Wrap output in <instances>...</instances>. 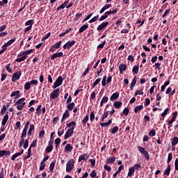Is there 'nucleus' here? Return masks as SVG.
<instances>
[{"instance_id": "680f3d73", "label": "nucleus", "mask_w": 178, "mask_h": 178, "mask_svg": "<svg viewBox=\"0 0 178 178\" xmlns=\"http://www.w3.org/2000/svg\"><path fill=\"white\" fill-rule=\"evenodd\" d=\"M41 108H42V106H41V105H39V106L37 107V108H36V113H38V115H40V114L41 112H42Z\"/></svg>"}, {"instance_id": "c756f323", "label": "nucleus", "mask_w": 178, "mask_h": 178, "mask_svg": "<svg viewBox=\"0 0 178 178\" xmlns=\"http://www.w3.org/2000/svg\"><path fill=\"white\" fill-rule=\"evenodd\" d=\"M86 156H87V154L84 153V154H81L79 157V162H81V161H87V158H86Z\"/></svg>"}, {"instance_id": "39448f33", "label": "nucleus", "mask_w": 178, "mask_h": 178, "mask_svg": "<svg viewBox=\"0 0 178 178\" xmlns=\"http://www.w3.org/2000/svg\"><path fill=\"white\" fill-rule=\"evenodd\" d=\"M74 133V131H73V128L68 129L67 130V131L65 132L64 139L67 140V138H70V137H72L73 136Z\"/></svg>"}, {"instance_id": "6e6552de", "label": "nucleus", "mask_w": 178, "mask_h": 178, "mask_svg": "<svg viewBox=\"0 0 178 178\" xmlns=\"http://www.w3.org/2000/svg\"><path fill=\"white\" fill-rule=\"evenodd\" d=\"M62 56H63V52H56L51 55V60H54V59H56V58H62Z\"/></svg>"}, {"instance_id": "c03bdc74", "label": "nucleus", "mask_w": 178, "mask_h": 178, "mask_svg": "<svg viewBox=\"0 0 178 178\" xmlns=\"http://www.w3.org/2000/svg\"><path fill=\"white\" fill-rule=\"evenodd\" d=\"M105 44H106V41L104 40L101 44H98L97 49H102L105 47Z\"/></svg>"}, {"instance_id": "393cba45", "label": "nucleus", "mask_w": 178, "mask_h": 178, "mask_svg": "<svg viewBox=\"0 0 178 178\" xmlns=\"http://www.w3.org/2000/svg\"><path fill=\"white\" fill-rule=\"evenodd\" d=\"M27 130H29V129L27 128L23 129L22 132L21 134V138H26V137H27Z\"/></svg>"}, {"instance_id": "f257e3e1", "label": "nucleus", "mask_w": 178, "mask_h": 178, "mask_svg": "<svg viewBox=\"0 0 178 178\" xmlns=\"http://www.w3.org/2000/svg\"><path fill=\"white\" fill-rule=\"evenodd\" d=\"M64 79L62 78V76H59L56 81L54 82V85L52 86V88L55 90V88H57V87H60L62 86V83H63Z\"/></svg>"}, {"instance_id": "864d4df0", "label": "nucleus", "mask_w": 178, "mask_h": 178, "mask_svg": "<svg viewBox=\"0 0 178 178\" xmlns=\"http://www.w3.org/2000/svg\"><path fill=\"white\" fill-rule=\"evenodd\" d=\"M138 150L142 154L147 151V150H145V148H144V147H143L141 146H138Z\"/></svg>"}, {"instance_id": "f3484780", "label": "nucleus", "mask_w": 178, "mask_h": 178, "mask_svg": "<svg viewBox=\"0 0 178 178\" xmlns=\"http://www.w3.org/2000/svg\"><path fill=\"white\" fill-rule=\"evenodd\" d=\"M170 168H172L170 166V164H168L167 168L165 169V170L163 171V175H167L169 176V175H170Z\"/></svg>"}, {"instance_id": "a211bd4d", "label": "nucleus", "mask_w": 178, "mask_h": 178, "mask_svg": "<svg viewBox=\"0 0 178 178\" xmlns=\"http://www.w3.org/2000/svg\"><path fill=\"white\" fill-rule=\"evenodd\" d=\"M115 161H116V158L108 157L106 160V165H108V163H115Z\"/></svg>"}, {"instance_id": "13d9d810", "label": "nucleus", "mask_w": 178, "mask_h": 178, "mask_svg": "<svg viewBox=\"0 0 178 178\" xmlns=\"http://www.w3.org/2000/svg\"><path fill=\"white\" fill-rule=\"evenodd\" d=\"M118 131H119V127L115 126L113 128L111 133L112 134H116Z\"/></svg>"}, {"instance_id": "a18cd8bd", "label": "nucleus", "mask_w": 178, "mask_h": 178, "mask_svg": "<svg viewBox=\"0 0 178 178\" xmlns=\"http://www.w3.org/2000/svg\"><path fill=\"white\" fill-rule=\"evenodd\" d=\"M156 135V131H155V129H152L149 132V137H155Z\"/></svg>"}, {"instance_id": "49530a36", "label": "nucleus", "mask_w": 178, "mask_h": 178, "mask_svg": "<svg viewBox=\"0 0 178 178\" xmlns=\"http://www.w3.org/2000/svg\"><path fill=\"white\" fill-rule=\"evenodd\" d=\"M52 149H54V146H47L45 149V152L47 154H49V152H52Z\"/></svg>"}, {"instance_id": "7ed1b4c3", "label": "nucleus", "mask_w": 178, "mask_h": 178, "mask_svg": "<svg viewBox=\"0 0 178 178\" xmlns=\"http://www.w3.org/2000/svg\"><path fill=\"white\" fill-rule=\"evenodd\" d=\"M59 97V88L55 89L50 93V99H56Z\"/></svg>"}, {"instance_id": "c85d7f7f", "label": "nucleus", "mask_w": 178, "mask_h": 178, "mask_svg": "<svg viewBox=\"0 0 178 178\" xmlns=\"http://www.w3.org/2000/svg\"><path fill=\"white\" fill-rule=\"evenodd\" d=\"M134 172H136V170H134V168L133 167H130L129 168V172H128V176L129 177H131V176H133V175H134Z\"/></svg>"}, {"instance_id": "e433bc0d", "label": "nucleus", "mask_w": 178, "mask_h": 178, "mask_svg": "<svg viewBox=\"0 0 178 178\" xmlns=\"http://www.w3.org/2000/svg\"><path fill=\"white\" fill-rule=\"evenodd\" d=\"M90 122L95 120V113H94V111H91L90 113Z\"/></svg>"}, {"instance_id": "20e7f679", "label": "nucleus", "mask_w": 178, "mask_h": 178, "mask_svg": "<svg viewBox=\"0 0 178 178\" xmlns=\"http://www.w3.org/2000/svg\"><path fill=\"white\" fill-rule=\"evenodd\" d=\"M20 76H22V71L15 72L12 76V81L13 83L17 81L20 79Z\"/></svg>"}, {"instance_id": "338daca9", "label": "nucleus", "mask_w": 178, "mask_h": 178, "mask_svg": "<svg viewBox=\"0 0 178 178\" xmlns=\"http://www.w3.org/2000/svg\"><path fill=\"white\" fill-rule=\"evenodd\" d=\"M108 111H106V108H105L104 113L102 115V117L104 119H106L108 118Z\"/></svg>"}, {"instance_id": "7c9ffc66", "label": "nucleus", "mask_w": 178, "mask_h": 178, "mask_svg": "<svg viewBox=\"0 0 178 178\" xmlns=\"http://www.w3.org/2000/svg\"><path fill=\"white\" fill-rule=\"evenodd\" d=\"M139 70V66L138 65H134L132 69V72L134 74H138Z\"/></svg>"}, {"instance_id": "bb28decb", "label": "nucleus", "mask_w": 178, "mask_h": 178, "mask_svg": "<svg viewBox=\"0 0 178 178\" xmlns=\"http://www.w3.org/2000/svg\"><path fill=\"white\" fill-rule=\"evenodd\" d=\"M24 101H26V98L25 97H22L21 99H19L15 104V106L17 105H22L23 102H24Z\"/></svg>"}, {"instance_id": "603ef678", "label": "nucleus", "mask_w": 178, "mask_h": 178, "mask_svg": "<svg viewBox=\"0 0 178 178\" xmlns=\"http://www.w3.org/2000/svg\"><path fill=\"white\" fill-rule=\"evenodd\" d=\"M63 133H65V130L62 129V128L60 127L58 129V137H61L63 135Z\"/></svg>"}, {"instance_id": "f03ea898", "label": "nucleus", "mask_w": 178, "mask_h": 178, "mask_svg": "<svg viewBox=\"0 0 178 178\" xmlns=\"http://www.w3.org/2000/svg\"><path fill=\"white\" fill-rule=\"evenodd\" d=\"M74 168V160L73 159H70L66 165V172H71Z\"/></svg>"}, {"instance_id": "4c0bfd02", "label": "nucleus", "mask_w": 178, "mask_h": 178, "mask_svg": "<svg viewBox=\"0 0 178 178\" xmlns=\"http://www.w3.org/2000/svg\"><path fill=\"white\" fill-rule=\"evenodd\" d=\"M26 106V102H23L22 105L17 106V109L18 111H23V108Z\"/></svg>"}, {"instance_id": "f8f14e48", "label": "nucleus", "mask_w": 178, "mask_h": 178, "mask_svg": "<svg viewBox=\"0 0 178 178\" xmlns=\"http://www.w3.org/2000/svg\"><path fill=\"white\" fill-rule=\"evenodd\" d=\"M10 155V151H6V150L0 151V158H2V156H9Z\"/></svg>"}, {"instance_id": "0eeeda50", "label": "nucleus", "mask_w": 178, "mask_h": 178, "mask_svg": "<svg viewBox=\"0 0 178 178\" xmlns=\"http://www.w3.org/2000/svg\"><path fill=\"white\" fill-rule=\"evenodd\" d=\"M108 25H109L108 22H104L100 25L98 26V27L97 28V31H101V30H104L105 27H108Z\"/></svg>"}, {"instance_id": "b1692460", "label": "nucleus", "mask_w": 178, "mask_h": 178, "mask_svg": "<svg viewBox=\"0 0 178 178\" xmlns=\"http://www.w3.org/2000/svg\"><path fill=\"white\" fill-rule=\"evenodd\" d=\"M143 109H144V106H143V105L136 106L134 108V111L135 112V113H138V111H143Z\"/></svg>"}, {"instance_id": "bf43d9fd", "label": "nucleus", "mask_w": 178, "mask_h": 178, "mask_svg": "<svg viewBox=\"0 0 178 178\" xmlns=\"http://www.w3.org/2000/svg\"><path fill=\"white\" fill-rule=\"evenodd\" d=\"M176 118H177V111H175L172 113V118L171 120H172V122H176Z\"/></svg>"}, {"instance_id": "5701e85b", "label": "nucleus", "mask_w": 178, "mask_h": 178, "mask_svg": "<svg viewBox=\"0 0 178 178\" xmlns=\"http://www.w3.org/2000/svg\"><path fill=\"white\" fill-rule=\"evenodd\" d=\"M67 111H73V108H74V102H71V103H67Z\"/></svg>"}, {"instance_id": "37998d69", "label": "nucleus", "mask_w": 178, "mask_h": 178, "mask_svg": "<svg viewBox=\"0 0 178 178\" xmlns=\"http://www.w3.org/2000/svg\"><path fill=\"white\" fill-rule=\"evenodd\" d=\"M134 170H141V165L136 163L132 166Z\"/></svg>"}, {"instance_id": "4468645a", "label": "nucleus", "mask_w": 178, "mask_h": 178, "mask_svg": "<svg viewBox=\"0 0 178 178\" xmlns=\"http://www.w3.org/2000/svg\"><path fill=\"white\" fill-rule=\"evenodd\" d=\"M65 152H72L73 151V146H72L70 144H67L65 149Z\"/></svg>"}, {"instance_id": "4be33fe9", "label": "nucleus", "mask_w": 178, "mask_h": 178, "mask_svg": "<svg viewBox=\"0 0 178 178\" xmlns=\"http://www.w3.org/2000/svg\"><path fill=\"white\" fill-rule=\"evenodd\" d=\"M87 29H88V24L83 25L80 27L79 30V33H83L84 31H86V30H87Z\"/></svg>"}, {"instance_id": "a19ab883", "label": "nucleus", "mask_w": 178, "mask_h": 178, "mask_svg": "<svg viewBox=\"0 0 178 178\" xmlns=\"http://www.w3.org/2000/svg\"><path fill=\"white\" fill-rule=\"evenodd\" d=\"M16 130H20L22 129V122L20 121H17L15 123V127Z\"/></svg>"}, {"instance_id": "69168bd1", "label": "nucleus", "mask_w": 178, "mask_h": 178, "mask_svg": "<svg viewBox=\"0 0 178 178\" xmlns=\"http://www.w3.org/2000/svg\"><path fill=\"white\" fill-rule=\"evenodd\" d=\"M129 108H125L123 110L122 113L123 115H124V116H127V115H129Z\"/></svg>"}, {"instance_id": "a878e982", "label": "nucleus", "mask_w": 178, "mask_h": 178, "mask_svg": "<svg viewBox=\"0 0 178 178\" xmlns=\"http://www.w3.org/2000/svg\"><path fill=\"white\" fill-rule=\"evenodd\" d=\"M116 13H118V8H113V10L106 12V15H108V16L109 15H116Z\"/></svg>"}, {"instance_id": "09e8293b", "label": "nucleus", "mask_w": 178, "mask_h": 178, "mask_svg": "<svg viewBox=\"0 0 178 178\" xmlns=\"http://www.w3.org/2000/svg\"><path fill=\"white\" fill-rule=\"evenodd\" d=\"M98 19H99V15H96L95 17H94L93 18H92L90 21L89 23H94L95 22H97V20H98Z\"/></svg>"}, {"instance_id": "dca6fc26", "label": "nucleus", "mask_w": 178, "mask_h": 178, "mask_svg": "<svg viewBox=\"0 0 178 178\" xmlns=\"http://www.w3.org/2000/svg\"><path fill=\"white\" fill-rule=\"evenodd\" d=\"M119 99V92H116L111 95L110 98V101H116V99Z\"/></svg>"}, {"instance_id": "aec40b11", "label": "nucleus", "mask_w": 178, "mask_h": 178, "mask_svg": "<svg viewBox=\"0 0 178 178\" xmlns=\"http://www.w3.org/2000/svg\"><path fill=\"white\" fill-rule=\"evenodd\" d=\"M123 105V103H122V102H115L113 103V106H115V108H116V109H119V108H122V106Z\"/></svg>"}, {"instance_id": "052dcab7", "label": "nucleus", "mask_w": 178, "mask_h": 178, "mask_svg": "<svg viewBox=\"0 0 178 178\" xmlns=\"http://www.w3.org/2000/svg\"><path fill=\"white\" fill-rule=\"evenodd\" d=\"M28 147H29V139H26L24 142V148L25 149H27Z\"/></svg>"}, {"instance_id": "5fc2aeb1", "label": "nucleus", "mask_w": 178, "mask_h": 178, "mask_svg": "<svg viewBox=\"0 0 178 178\" xmlns=\"http://www.w3.org/2000/svg\"><path fill=\"white\" fill-rule=\"evenodd\" d=\"M31 87V85L29 82L25 83L24 90H26V91H29V90H30Z\"/></svg>"}, {"instance_id": "ddd939ff", "label": "nucleus", "mask_w": 178, "mask_h": 178, "mask_svg": "<svg viewBox=\"0 0 178 178\" xmlns=\"http://www.w3.org/2000/svg\"><path fill=\"white\" fill-rule=\"evenodd\" d=\"M77 123L74 121H72L71 122L67 124V127L69 129H73V131H74V129H76Z\"/></svg>"}, {"instance_id": "cd10ccee", "label": "nucleus", "mask_w": 178, "mask_h": 178, "mask_svg": "<svg viewBox=\"0 0 178 178\" xmlns=\"http://www.w3.org/2000/svg\"><path fill=\"white\" fill-rule=\"evenodd\" d=\"M30 51L29 50H27V51H23L22 53H20V54H19L18 55H17V58H19V56H26V58H27V55H30Z\"/></svg>"}, {"instance_id": "58836bf2", "label": "nucleus", "mask_w": 178, "mask_h": 178, "mask_svg": "<svg viewBox=\"0 0 178 178\" xmlns=\"http://www.w3.org/2000/svg\"><path fill=\"white\" fill-rule=\"evenodd\" d=\"M102 70H104V68L102 67V65H99V67L97 69L96 77H98L102 73Z\"/></svg>"}, {"instance_id": "9d476101", "label": "nucleus", "mask_w": 178, "mask_h": 178, "mask_svg": "<svg viewBox=\"0 0 178 178\" xmlns=\"http://www.w3.org/2000/svg\"><path fill=\"white\" fill-rule=\"evenodd\" d=\"M10 97H15V99H18V98H20V90H16V91H13L11 92Z\"/></svg>"}, {"instance_id": "774afa93", "label": "nucleus", "mask_w": 178, "mask_h": 178, "mask_svg": "<svg viewBox=\"0 0 178 178\" xmlns=\"http://www.w3.org/2000/svg\"><path fill=\"white\" fill-rule=\"evenodd\" d=\"M175 170H178V158L175 161Z\"/></svg>"}, {"instance_id": "6e6d98bb", "label": "nucleus", "mask_w": 178, "mask_h": 178, "mask_svg": "<svg viewBox=\"0 0 178 178\" xmlns=\"http://www.w3.org/2000/svg\"><path fill=\"white\" fill-rule=\"evenodd\" d=\"M102 85L103 86V87H105V86H106V75H104L102 81Z\"/></svg>"}, {"instance_id": "e2e57ef3", "label": "nucleus", "mask_w": 178, "mask_h": 178, "mask_svg": "<svg viewBox=\"0 0 178 178\" xmlns=\"http://www.w3.org/2000/svg\"><path fill=\"white\" fill-rule=\"evenodd\" d=\"M6 70H7L8 73H12V68L10 67V63H9L6 66Z\"/></svg>"}, {"instance_id": "473e14b6", "label": "nucleus", "mask_w": 178, "mask_h": 178, "mask_svg": "<svg viewBox=\"0 0 178 178\" xmlns=\"http://www.w3.org/2000/svg\"><path fill=\"white\" fill-rule=\"evenodd\" d=\"M56 163V161H53L51 163H50V166H49V170L50 172H54V169H55V165Z\"/></svg>"}, {"instance_id": "9b49d317", "label": "nucleus", "mask_w": 178, "mask_h": 178, "mask_svg": "<svg viewBox=\"0 0 178 178\" xmlns=\"http://www.w3.org/2000/svg\"><path fill=\"white\" fill-rule=\"evenodd\" d=\"M127 69V65L126 64L122 63L119 65L120 73L122 74L123 72H126Z\"/></svg>"}, {"instance_id": "f704fd0d", "label": "nucleus", "mask_w": 178, "mask_h": 178, "mask_svg": "<svg viewBox=\"0 0 178 178\" xmlns=\"http://www.w3.org/2000/svg\"><path fill=\"white\" fill-rule=\"evenodd\" d=\"M33 24H34V19H29L25 23V26H29L31 27H33Z\"/></svg>"}, {"instance_id": "4d7b16f0", "label": "nucleus", "mask_w": 178, "mask_h": 178, "mask_svg": "<svg viewBox=\"0 0 178 178\" xmlns=\"http://www.w3.org/2000/svg\"><path fill=\"white\" fill-rule=\"evenodd\" d=\"M106 19H108V15H106V13H105L104 15H102L99 19V22H102L105 20Z\"/></svg>"}, {"instance_id": "de8ad7c7", "label": "nucleus", "mask_w": 178, "mask_h": 178, "mask_svg": "<svg viewBox=\"0 0 178 178\" xmlns=\"http://www.w3.org/2000/svg\"><path fill=\"white\" fill-rule=\"evenodd\" d=\"M16 41V38H13L11 40H10L8 42H7L6 44L9 47L13 44Z\"/></svg>"}, {"instance_id": "8fccbe9b", "label": "nucleus", "mask_w": 178, "mask_h": 178, "mask_svg": "<svg viewBox=\"0 0 178 178\" xmlns=\"http://www.w3.org/2000/svg\"><path fill=\"white\" fill-rule=\"evenodd\" d=\"M169 111H170V108H167L164 110V111L161 113V116L164 118V116H166L168 113H169Z\"/></svg>"}, {"instance_id": "c9c22d12", "label": "nucleus", "mask_w": 178, "mask_h": 178, "mask_svg": "<svg viewBox=\"0 0 178 178\" xmlns=\"http://www.w3.org/2000/svg\"><path fill=\"white\" fill-rule=\"evenodd\" d=\"M89 117H88V114H87L85 118H83V120H82V124L83 126H86L87 124V122H88L89 120Z\"/></svg>"}, {"instance_id": "423d86ee", "label": "nucleus", "mask_w": 178, "mask_h": 178, "mask_svg": "<svg viewBox=\"0 0 178 178\" xmlns=\"http://www.w3.org/2000/svg\"><path fill=\"white\" fill-rule=\"evenodd\" d=\"M76 44V41L74 40H72L71 42L70 41H68L67 43H65L63 48V49H70V48H72L73 47V45H74Z\"/></svg>"}, {"instance_id": "2f4dec72", "label": "nucleus", "mask_w": 178, "mask_h": 178, "mask_svg": "<svg viewBox=\"0 0 178 178\" xmlns=\"http://www.w3.org/2000/svg\"><path fill=\"white\" fill-rule=\"evenodd\" d=\"M178 144V138L177 136H175L172 140V146L175 147V145H177Z\"/></svg>"}, {"instance_id": "1a4fd4ad", "label": "nucleus", "mask_w": 178, "mask_h": 178, "mask_svg": "<svg viewBox=\"0 0 178 178\" xmlns=\"http://www.w3.org/2000/svg\"><path fill=\"white\" fill-rule=\"evenodd\" d=\"M70 117V114L69 113V110H65L64 113L63 114L61 123H63V122H65L66 119H68V118Z\"/></svg>"}, {"instance_id": "412c9836", "label": "nucleus", "mask_w": 178, "mask_h": 178, "mask_svg": "<svg viewBox=\"0 0 178 178\" xmlns=\"http://www.w3.org/2000/svg\"><path fill=\"white\" fill-rule=\"evenodd\" d=\"M108 99L109 98L108 97V96L103 97L100 102V106H104V104H106Z\"/></svg>"}, {"instance_id": "6ab92c4d", "label": "nucleus", "mask_w": 178, "mask_h": 178, "mask_svg": "<svg viewBox=\"0 0 178 178\" xmlns=\"http://www.w3.org/2000/svg\"><path fill=\"white\" fill-rule=\"evenodd\" d=\"M111 124H112V118L108 120L107 122H102V123H100V126L102 127H106V126H109Z\"/></svg>"}, {"instance_id": "0e129e2a", "label": "nucleus", "mask_w": 178, "mask_h": 178, "mask_svg": "<svg viewBox=\"0 0 178 178\" xmlns=\"http://www.w3.org/2000/svg\"><path fill=\"white\" fill-rule=\"evenodd\" d=\"M136 83H137V76H135L133 78V79H132V82H131V86H135Z\"/></svg>"}, {"instance_id": "72a5a7b5", "label": "nucleus", "mask_w": 178, "mask_h": 178, "mask_svg": "<svg viewBox=\"0 0 178 178\" xmlns=\"http://www.w3.org/2000/svg\"><path fill=\"white\" fill-rule=\"evenodd\" d=\"M99 83H101V78H98L95 81V82L92 85V88H95L97 84H99Z\"/></svg>"}, {"instance_id": "ea45409f", "label": "nucleus", "mask_w": 178, "mask_h": 178, "mask_svg": "<svg viewBox=\"0 0 178 178\" xmlns=\"http://www.w3.org/2000/svg\"><path fill=\"white\" fill-rule=\"evenodd\" d=\"M60 45H62V41H58L57 43L53 44L54 47L56 49H59V48H60Z\"/></svg>"}, {"instance_id": "3c124183", "label": "nucleus", "mask_w": 178, "mask_h": 178, "mask_svg": "<svg viewBox=\"0 0 178 178\" xmlns=\"http://www.w3.org/2000/svg\"><path fill=\"white\" fill-rule=\"evenodd\" d=\"M172 159H173V154L172 153H169L167 159V163H170Z\"/></svg>"}, {"instance_id": "79ce46f5", "label": "nucleus", "mask_w": 178, "mask_h": 178, "mask_svg": "<svg viewBox=\"0 0 178 178\" xmlns=\"http://www.w3.org/2000/svg\"><path fill=\"white\" fill-rule=\"evenodd\" d=\"M22 57L15 59V62H23L25 59H27V56H21Z\"/></svg>"}, {"instance_id": "2eb2a0df", "label": "nucleus", "mask_w": 178, "mask_h": 178, "mask_svg": "<svg viewBox=\"0 0 178 178\" xmlns=\"http://www.w3.org/2000/svg\"><path fill=\"white\" fill-rule=\"evenodd\" d=\"M8 120H9V115H8V112H7L2 120V122H1L2 126H5V124L8 123Z\"/></svg>"}]
</instances>
